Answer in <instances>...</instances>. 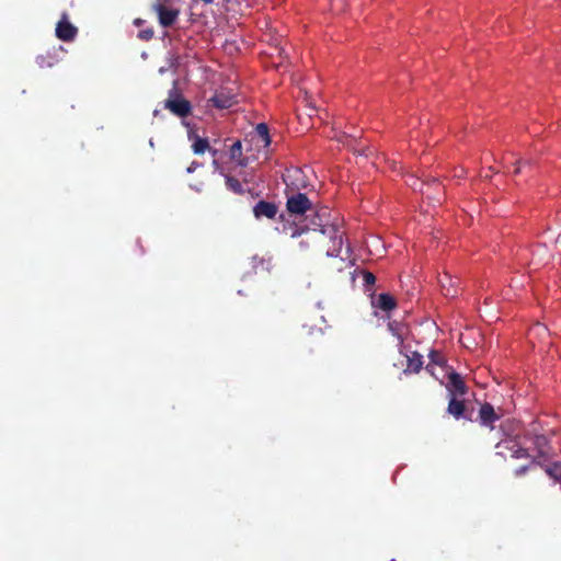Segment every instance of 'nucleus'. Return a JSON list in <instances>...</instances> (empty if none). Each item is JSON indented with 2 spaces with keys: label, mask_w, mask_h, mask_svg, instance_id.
<instances>
[{
  "label": "nucleus",
  "mask_w": 561,
  "mask_h": 561,
  "mask_svg": "<svg viewBox=\"0 0 561 561\" xmlns=\"http://www.w3.org/2000/svg\"><path fill=\"white\" fill-rule=\"evenodd\" d=\"M286 209L290 217L300 218L313 209V203L301 192H285Z\"/></svg>",
  "instance_id": "f257e3e1"
},
{
  "label": "nucleus",
  "mask_w": 561,
  "mask_h": 561,
  "mask_svg": "<svg viewBox=\"0 0 561 561\" xmlns=\"http://www.w3.org/2000/svg\"><path fill=\"white\" fill-rule=\"evenodd\" d=\"M408 184L414 190L420 191L428 199L436 201L440 204V195L444 194V190L440 188V183L436 178L428 179L426 181L419 178L410 176Z\"/></svg>",
  "instance_id": "f03ea898"
},
{
  "label": "nucleus",
  "mask_w": 561,
  "mask_h": 561,
  "mask_svg": "<svg viewBox=\"0 0 561 561\" xmlns=\"http://www.w3.org/2000/svg\"><path fill=\"white\" fill-rule=\"evenodd\" d=\"M496 455L506 458L511 457L513 459H522L529 458L530 455L527 448L522 447L518 442L513 438H506L501 440L495 446Z\"/></svg>",
  "instance_id": "7ed1b4c3"
},
{
  "label": "nucleus",
  "mask_w": 561,
  "mask_h": 561,
  "mask_svg": "<svg viewBox=\"0 0 561 561\" xmlns=\"http://www.w3.org/2000/svg\"><path fill=\"white\" fill-rule=\"evenodd\" d=\"M283 180L286 184V192H299L307 186L305 174L299 168L286 169Z\"/></svg>",
  "instance_id": "20e7f679"
},
{
  "label": "nucleus",
  "mask_w": 561,
  "mask_h": 561,
  "mask_svg": "<svg viewBox=\"0 0 561 561\" xmlns=\"http://www.w3.org/2000/svg\"><path fill=\"white\" fill-rule=\"evenodd\" d=\"M153 9L158 14L159 23L163 27L172 26L180 14L179 9L169 8L164 3V0H157V2L153 4Z\"/></svg>",
  "instance_id": "39448f33"
},
{
  "label": "nucleus",
  "mask_w": 561,
  "mask_h": 561,
  "mask_svg": "<svg viewBox=\"0 0 561 561\" xmlns=\"http://www.w3.org/2000/svg\"><path fill=\"white\" fill-rule=\"evenodd\" d=\"M448 382L446 383V390L448 398H462L468 392V387L460 374L455 370L447 371Z\"/></svg>",
  "instance_id": "423d86ee"
},
{
  "label": "nucleus",
  "mask_w": 561,
  "mask_h": 561,
  "mask_svg": "<svg viewBox=\"0 0 561 561\" xmlns=\"http://www.w3.org/2000/svg\"><path fill=\"white\" fill-rule=\"evenodd\" d=\"M172 93L176 94L175 89L171 90L170 98L164 102V107L170 110L173 114H175L179 117L188 116L192 112L191 103L187 100L178 95L176 98L172 99Z\"/></svg>",
  "instance_id": "0eeeda50"
},
{
  "label": "nucleus",
  "mask_w": 561,
  "mask_h": 561,
  "mask_svg": "<svg viewBox=\"0 0 561 561\" xmlns=\"http://www.w3.org/2000/svg\"><path fill=\"white\" fill-rule=\"evenodd\" d=\"M501 411H495L494 407L489 403L484 402L480 405L479 413H478V421L482 426L490 427L491 430L494 428V423L499 421L502 417Z\"/></svg>",
  "instance_id": "6e6552de"
},
{
  "label": "nucleus",
  "mask_w": 561,
  "mask_h": 561,
  "mask_svg": "<svg viewBox=\"0 0 561 561\" xmlns=\"http://www.w3.org/2000/svg\"><path fill=\"white\" fill-rule=\"evenodd\" d=\"M78 34V28L72 25L66 14L62 15V19L56 25V36L64 42H71L76 38Z\"/></svg>",
  "instance_id": "1a4fd4ad"
},
{
  "label": "nucleus",
  "mask_w": 561,
  "mask_h": 561,
  "mask_svg": "<svg viewBox=\"0 0 561 561\" xmlns=\"http://www.w3.org/2000/svg\"><path fill=\"white\" fill-rule=\"evenodd\" d=\"M447 413L456 420L465 419L471 421L465 400L461 398H449L447 405Z\"/></svg>",
  "instance_id": "9d476101"
},
{
  "label": "nucleus",
  "mask_w": 561,
  "mask_h": 561,
  "mask_svg": "<svg viewBox=\"0 0 561 561\" xmlns=\"http://www.w3.org/2000/svg\"><path fill=\"white\" fill-rule=\"evenodd\" d=\"M208 103H210L216 108L227 110L236 104L237 101L232 94L226 92L225 90H219L208 100Z\"/></svg>",
  "instance_id": "9b49d317"
},
{
  "label": "nucleus",
  "mask_w": 561,
  "mask_h": 561,
  "mask_svg": "<svg viewBox=\"0 0 561 561\" xmlns=\"http://www.w3.org/2000/svg\"><path fill=\"white\" fill-rule=\"evenodd\" d=\"M277 213L278 207L275 203L272 202L260 201L253 207V214L257 219L262 217L274 219Z\"/></svg>",
  "instance_id": "f8f14e48"
},
{
  "label": "nucleus",
  "mask_w": 561,
  "mask_h": 561,
  "mask_svg": "<svg viewBox=\"0 0 561 561\" xmlns=\"http://www.w3.org/2000/svg\"><path fill=\"white\" fill-rule=\"evenodd\" d=\"M251 265L255 273H271L274 267L272 255H253L251 257Z\"/></svg>",
  "instance_id": "ddd939ff"
},
{
  "label": "nucleus",
  "mask_w": 561,
  "mask_h": 561,
  "mask_svg": "<svg viewBox=\"0 0 561 561\" xmlns=\"http://www.w3.org/2000/svg\"><path fill=\"white\" fill-rule=\"evenodd\" d=\"M438 282L442 287L444 296L455 297L458 294V289H457L458 278L457 277H453L448 273H444V275L442 277H439Z\"/></svg>",
  "instance_id": "4468645a"
},
{
  "label": "nucleus",
  "mask_w": 561,
  "mask_h": 561,
  "mask_svg": "<svg viewBox=\"0 0 561 561\" xmlns=\"http://www.w3.org/2000/svg\"><path fill=\"white\" fill-rule=\"evenodd\" d=\"M430 363L426 366L427 373H430L435 379H438V376L435 373V367L438 366L440 368H445L447 365V360L445 356L439 352L432 350L428 354Z\"/></svg>",
  "instance_id": "2eb2a0df"
},
{
  "label": "nucleus",
  "mask_w": 561,
  "mask_h": 561,
  "mask_svg": "<svg viewBox=\"0 0 561 561\" xmlns=\"http://www.w3.org/2000/svg\"><path fill=\"white\" fill-rule=\"evenodd\" d=\"M320 232L330 238V240L333 243L334 251H339L341 249L342 242H343V231H341L336 226H334V225L322 226V229L320 230Z\"/></svg>",
  "instance_id": "dca6fc26"
},
{
  "label": "nucleus",
  "mask_w": 561,
  "mask_h": 561,
  "mask_svg": "<svg viewBox=\"0 0 561 561\" xmlns=\"http://www.w3.org/2000/svg\"><path fill=\"white\" fill-rule=\"evenodd\" d=\"M534 445L538 451V458L548 460L551 456L548 438L545 435H536Z\"/></svg>",
  "instance_id": "f3484780"
},
{
  "label": "nucleus",
  "mask_w": 561,
  "mask_h": 561,
  "mask_svg": "<svg viewBox=\"0 0 561 561\" xmlns=\"http://www.w3.org/2000/svg\"><path fill=\"white\" fill-rule=\"evenodd\" d=\"M375 306L382 311L389 312L397 308V300L390 294L382 293L377 297Z\"/></svg>",
  "instance_id": "a211bd4d"
},
{
  "label": "nucleus",
  "mask_w": 561,
  "mask_h": 561,
  "mask_svg": "<svg viewBox=\"0 0 561 561\" xmlns=\"http://www.w3.org/2000/svg\"><path fill=\"white\" fill-rule=\"evenodd\" d=\"M230 159L237 161L240 167H247L249 164V158L242 156V144L240 140L231 145Z\"/></svg>",
  "instance_id": "6ab92c4d"
},
{
  "label": "nucleus",
  "mask_w": 561,
  "mask_h": 561,
  "mask_svg": "<svg viewBox=\"0 0 561 561\" xmlns=\"http://www.w3.org/2000/svg\"><path fill=\"white\" fill-rule=\"evenodd\" d=\"M192 142V150L195 154H204L207 150H210L209 141L207 138H203L198 135L190 136Z\"/></svg>",
  "instance_id": "aec40b11"
},
{
  "label": "nucleus",
  "mask_w": 561,
  "mask_h": 561,
  "mask_svg": "<svg viewBox=\"0 0 561 561\" xmlns=\"http://www.w3.org/2000/svg\"><path fill=\"white\" fill-rule=\"evenodd\" d=\"M408 364L404 373H419L423 367V357L420 353L413 352L410 356H407Z\"/></svg>",
  "instance_id": "412c9836"
},
{
  "label": "nucleus",
  "mask_w": 561,
  "mask_h": 561,
  "mask_svg": "<svg viewBox=\"0 0 561 561\" xmlns=\"http://www.w3.org/2000/svg\"><path fill=\"white\" fill-rule=\"evenodd\" d=\"M255 134L263 142L264 148H267L271 145L270 130L265 123H260L255 126Z\"/></svg>",
  "instance_id": "4be33fe9"
},
{
  "label": "nucleus",
  "mask_w": 561,
  "mask_h": 561,
  "mask_svg": "<svg viewBox=\"0 0 561 561\" xmlns=\"http://www.w3.org/2000/svg\"><path fill=\"white\" fill-rule=\"evenodd\" d=\"M226 186H227L228 190H230L231 192H233L236 194L243 193V188H242L241 182L238 179L233 178V176L226 175Z\"/></svg>",
  "instance_id": "5701e85b"
},
{
  "label": "nucleus",
  "mask_w": 561,
  "mask_h": 561,
  "mask_svg": "<svg viewBox=\"0 0 561 561\" xmlns=\"http://www.w3.org/2000/svg\"><path fill=\"white\" fill-rule=\"evenodd\" d=\"M529 335L533 336V335H536V336H539V337H546V336H549V331H548V328L545 325V324H541V323H536L535 325H533L529 330Z\"/></svg>",
  "instance_id": "b1692460"
},
{
  "label": "nucleus",
  "mask_w": 561,
  "mask_h": 561,
  "mask_svg": "<svg viewBox=\"0 0 561 561\" xmlns=\"http://www.w3.org/2000/svg\"><path fill=\"white\" fill-rule=\"evenodd\" d=\"M546 472L549 477L557 481H561V463L554 462L551 466L546 467Z\"/></svg>",
  "instance_id": "393cba45"
},
{
  "label": "nucleus",
  "mask_w": 561,
  "mask_h": 561,
  "mask_svg": "<svg viewBox=\"0 0 561 561\" xmlns=\"http://www.w3.org/2000/svg\"><path fill=\"white\" fill-rule=\"evenodd\" d=\"M363 280L366 286L374 285L376 283V276L369 271H363Z\"/></svg>",
  "instance_id": "a878e982"
},
{
  "label": "nucleus",
  "mask_w": 561,
  "mask_h": 561,
  "mask_svg": "<svg viewBox=\"0 0 561 561\" xmlns=\"http://www.w3.org/2000/svg\"><path fill=\"white\" fill-rule=\"evenodd\" d=\"M344 0H331V9L335 12H342L345 9Z\"/></svg>",
  "instance_id": "bb28decb"
},
{
  "label": "nucleus",
  "mask_w": 561,
  "mask_h": 561,
  "mask_svg": "<svg viewBox=\"0 0 561 561\" xmlns=\"http://www.w3.org/2000/svg\"><path fill=\"white\" fill-rule=\"evenodd\" d=\"M138 37L142 41H150L153 37V30L146 28L139 32Z\"/></svg>",
  "instance_id": "cd10ccee"
},
{
  "label": "nucleus",
  "mask_w": 561,
  "mask_h": 561,
  "mask_svg": "<svg viewBox=\"0 0 561 561\" xmlns=\"http://www.w3.org/2000/svg\"><path fill=\"white\" fill-rule=\"evenodd\" d=\"M515 164H516V168L514 170V173L518 174L522 171V167L525 165V164H529V161H522V160H519V161H516Z\"/></svg>",
  "instance_id": "c85d7f7f"
},
{
  "label": "nucleus",
  "mask_w": 561,
  "mask_h": 561,
  "mask_svg": "<svg viewBox=\"0 0 561 561\" xmlns=\"http://www.w3.org/2000/svg\"><path fill=\"white\" fill-rule=\"evenodd\" d=\"M528 468H529L528 466H522V467L517 468L515 470V476L520 477V476L525 474L527 472Z\"/></svg>",
  "instance_id": "c756f323"
},
{
  "label": "nucleus",
  "mask_w": 561,
  "mask_h": 561,
  "mask_svg": "<svg viewBox=\"0 0 561 561\" xmlns=\"http://www.w3.org/2000/svg\"><path fill=\"white\" fill-rule=\"evenodd\" d=\"M201 165H202L201 163H198V162H196V161H193V162L190 164V167L187 168V170H186V171H187L188 173H192V172H194L197 168H199Z\"/></svg>",
  "instance_id": "7c9ffc66"
},
{
  "label": "nucleus",
  "mask_w": 561,
  "mask_h": 561,
  "mask_svg": "<svg viewBox=\"0 0 561 561\" xmlns=\"http://www.w3.org/2000/svg\"><path fill=\"white\" fill-rule=\"evenodd\" d=\"M214 159H216L217 154H218V150L217 149H214L210 147V150H207Z\"/></svg>",
  "instance_id": "2f4dec72"
},
{
  "label": "nucleus",
  "mask_w": 561,
  "mask_h": 561,
  "mask_svg": "<svg viewBox=\"0 0 561 561\" xmlns=\"http://www.w3.org/2000/svg\"><path fill=\"white\" fill-rule=\"evenodd\" d=\"M213 167H214L215 170H220V164H219L217 159L213 160Z\"/></svg>",
  "instance_id": "473e14b6"
},
{
  "label": "nucleus",
  "mask_w": 561,
  "mask_h": 561,
  "mask_svg": "<svg viewBox=\"0 0 561 561\" xmlns=\"http://www.w3.org/2000/svg\"><path fill=\"white\" fill-rule=\"evenodd\" d=\"M300 233H301V231H300L299 229L295 228V229L293 230V232H291V238H296V237H298Z\"/></svg>",
  "instance_id": "72a5a7b5"
}]
</instances>
